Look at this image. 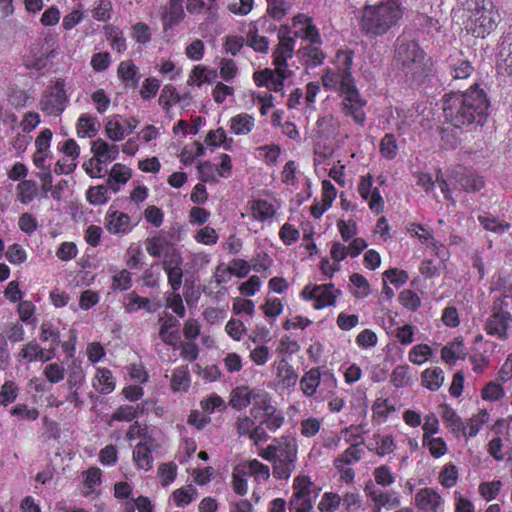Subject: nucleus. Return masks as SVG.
Here are the masks:
<instances>
[{"mask_svg": "<svg viewBox=\"0 0 512 512\" xmlns=\"http://www.w3.org/2000/svg\"><path fill=\"white\" fill-rule=\"evenodd\" d=\"M488 107L485 92L476 84L471 85L470 90L465 92L456 87L450 89V136L462 134V127H470L473 123L482 126Z\"/></svg>", "mask_w": 512, "mask_h": 512, "instance_id": "f257e3e1", "label": "nucleus"}, {"mask_svg": "<svg viewBox=\"0 0 512 512\" xmlns=\"http://www.w3.org/2000/svg\"><path fill=\"white\" fill-rule=\"evenodd\" d=\"M323 87L328 91L337 92L340 102V112L350 118L358 127H364L366 124V112L364 110L367 100L364 99L357 86L354 77L349 74L339 76V74L329 73L321 76Z\"/></svg>", "mask_w": 512, "mask_h": 512, "instance_id": "f03ea898", "label": "nucleus"}, {"mask_svg": "<svg viewBox=\"0 0 512 512\" xmlns=\"http://www.w3.org/2000/svg\"><path fill=\"white\" fill-rule=\"evenodd\" d=\"M404 10L401 0H379L375 4H366L359 21L360 29L367 37H381L399 24Z\"/></svg>", "mask_w": 512, "mask_h": 512, "instance_id": "7ed1b4c3", "label": "nucleus"}, {"mask_svg": "<svg viewBox=\"0 0 512 512\" xmlns=\"http://www.w3.org/2000/svg\"><path fill=\"white\" fill-rule=\"evenodd\" d=\"M394 60L399 66L405 81L413 86L419 85L432 72V60L419 43L405 36L397 39Z\"/></svg>", "mask_w": 512, "mask_h": 512, "instance_id": "20e7f679", "label": "nucleus"}, {"mask_svg": "<svg viewBox=\"0 0 512 512\" xmlns=\"http://www.w3.org/2000/svg\"><path fill=\"white\" fill-rule=\"evenodd\" d=\"M511 306L510 294H502L493 301L491 312L483 326L487 335L501 341L508 339V329L512 324Z\"/></svg>", "mask_w": 512, "mask_h": 512, "instance_id": "39448f33", "label": "nucleus"}, {"mask_svg": "<svg viewBox=\"0 0 512 512\" xmlns=\"http://www.w3.org/2000/svg\"><path fill=\"white\" fill-rule=\"evenodd\" d=\"M469 12L471 14L465 21V29L475 37L485 38L500 22V14L491 2L482 6L477 2Z\"/></svg>", "mask_w": 512, "mask_h": 512, "instance_id": "423d86ee", "label": "nucleus"}, {"mask_svg": "<svg viewBox=\"0 0 512 512\" xmlns=\"http://www.w3.org/2000/svg\"><path fill=\"white\" fill-rule=\"evenodd\" d=\"M278 443L275 465H273V476L279 480L288 479L296 469L297 441L291 436H281L274 439Z\"/></svg>", "mask_w": 512, "mask_h": 512, "instance_id": "0eeeda50", "label": "nucleus"}, {"mask_svg": "<svg viewBox=\"0 0 512 512\" xmlns=\"http://www.w3.org/2000/svg\"><path fill=\"white\" fill-rule=\"evenodd\" d=\"M91 151L94 154V158L85 161L82 167L91 178H101L106 172L103 165L114 161L118 157V146L109 145L106 141L99 138L92 142Z\"/></svg>", "mask_w": 512, "mask_h": 512, "instance_id": "6e6552de", "label": "nucleus"}, {"mask_svg": "<svg viewBox=\"0 0 512 512\" xmlns=\"http://www.w3.org/2000/svg\"><path fill=\"white\" fill-rule=\"evenodd\" d=\"M69 103V97L65 90V80L59 78L51 86H48L39 102L40 109L49 116H60Z\"/></svg>", "mask_w": 512, "mask_h": 512, "instance_id": "1a4fd4ad", "label": "nucleus"}, {"mask_svg": "<svg viewBox=\"0 0 512 512\" xmlns=\"http://www.w3.org/2000/svg\"><path fill=\"white\" fill-rule=\"evenodd\" d=\"M298 33L292 35L288 25H281L277 30L278 43L272 51V64L284 70H290L288 60L295 53V45Z\"/></svg>", "mask_w": 512, "mask_h": 512, "instance_id": "9d476101", "label": "nucleus"}, {"mask_svg": "<svg viewBox=\"0 0 512 512\" xmlns=\"http://www.w3.org/2000/svg\"><path fill=\"white\" fill-rule=\"evenodd\" d=\"M340 294L341 291L336 289L332 283L314 286L306 285L300 293L304 300H314L313 308L316 310L335 305L336 299Z\"/></svg>", "mask_w": 512, "mask_h": 512, "instance_id": "9b49d317", "label": "nucleus"}, {"mask_svg": "<svg viewBox=\"0 0 512 512\" xmlns=\"http://www.w3.org/2000/svg\"><path fill=\"white\" fill-rule=\"evenodd\" d=\"M292 74L291 70H284L280 67L265 68L254 72L253 80L258 87H266L270 91L278 93L284 89L285 81Z\"/></svg>", "mask_w": 512, "mask_h": 512, "instance_id": "f8f14e48", "label": "nucleus"}, {"mask_svg": "<svg viewBox=\"0 0 512 512\" xmlns=\"http://www.w3.org/2000/svg\"><path fill=\"white\" fill-rule=\"evenodd\" d=\"M268 25V30H276V25L267 19H259L251 23L246 33V44L255 52L266 54L269 50V41L266 36L260 34V28L264 29Z\"/></svg>", "mask_w": 512, "mask_h": 512, "instance_id": "ddd939ff", "label": "nucleus"}, {"mask_svg": "<svg viewBox=\"0 0 512 512\" xmlns=\"http://www.w3.org/2000/svg\"><path fill=\"white\" fill-rule=\"evenodd\" d=\"M251 415L257 419L263 413L261 424H265L266 428L272 432L278 430L284 423V416L281 412H277L267 398H261L255 402L251 408Z\"/></svg>", "mask_w": 512, "mask_h": 512, "instance_id": "4468645a", "label": "nucleus"}, {"mask_svg": "<svg viewBox=\"0 0 512 512\" xmlns=\"http://www.w3.org/2000/svg\"><path fill=\"white\" fill-rule=\"evenodd\" d=\"M104 226L110 234L117 236L127 235L134 228L131 217L124 212L114 209L113 206H110L106 212Z\"/></svg>", "mask_w": 512, "mask_h": 512, "instance_id": "2eb2a0df", "label": "nucleus"}, {"mask_svg": "<svg viewBox=\"0 0 512 512\" xmlns=\"http://www.w3.org/2000/svg\"><path fill=\"white\" fill-rule=\"evenodd\" d=\"M415 506L423 512L443 511L441 495L433 488L425 487L417 491L414 497Z\"/></svg>", "mask_w": 512, "mask_h": 512, "instance_id": "dca6fc26", "label": "nucleus"}, {"mask_svg": "<svg viewBox=\"0 0 512 512\" xmlns=\"http://www.w3.org/2000/svg\"><path fill=\"white\" fill-rule=\"evenodd\" d=\"M364 492L366 496L370 498L374 503L378 511L381 508L390 510L400 505V496L398 492L394 490L378 491L372 484H366Z\"/></svg>", "mask_w": 512, "mask_h": 512, "instance_id": "f3484780", "label": "nucleus"}, {"mask_svg": "<svg viewBox=\"0 0 512 512\" xmlns=\"http://www.w3.org/2000/svg\"><path fill=\"white\" fill-rule=\"evenodd\" d=\"M314 483L308 475H298L294 478L292 484V496L290 499V507L300 506L302 503H313L311 498Z\"/></svg>", "mask_w": 512, "mask_h": 512, "instance_id": "a211bd4d", "label": "nucleus"}, {"mask_svg": "<svg viewBox=\"0 0 512 512\" xmlns=\"http://www.w3.org/2000/svg\"><path fill=\"white\" fill-rule=\"evenodd\" d=\"M184 0H169L161 13L163 31L167 32L179 25L185 18Z\"/></svg>", "mask_w": 512, "mask_h": 512, "instance_id": "6ab92c4d", "label": "nucleus"}, {"mask_svg": "<svg viewBox=\"0 0 512 512\" xmlns=\"http://www.w3.org/2000/svg\"><path fill=\"white\" fill-rule=\"evenodd\" d=\"M296 54L302 61V64L310 69L321 66L326 59V54L321 49V45L317 43H308L307 45L301 46Z\"/></svg>", "mask_w": 512, "mask_h": 512, "instance_id": "aec40b11", "label": "nucleus"}, {"mask_svg": "<svg viewBox=\"0 0 512 512\" xmlns=\"http://www.w3.org/2000/svg\"><path fill=\"white\" fill-rule=\"evenodd\" d=\"M261 398H267L258 390L250 389L248 386H239L232 391L230 404L236 410L248 407L252 402H258Z\"/></svg>", "mask_w": 512, "mask_h": 512, "instance_id": "412c9836", "label": "nucleus"}, {"mask_svg": "<svg viewBox=\"0 0 512 512\" xmlns=\"http://www.w3.org/2000/svg\"><path fill=\"white\" fill-rule=\"evenodd\" d=\"M18 361L26 360L27 362H47L54 357V349L46 351L35 340L23 345L18 353Z\"/></svg>", "mask_w": 512, "mask_h": 512, "instance_id": "4be33fe9", "label": "nucleus"}, {"mask_svg": "<svg viewBox=\"0 0 512 512\" xmlns=\"http://www.w3.org/2000/svg\"><path fill=\"white\" fill-rule=\"evenodd\" d=\"M149 440L150 442L153 441L151 438ZM132 460L137 469L150 471L154 464L151 443L140 441L132 451Z\"/></svg>", "mask_w": 512, "mask_h": 512, "instance_id": "5701e85b", "label": "nucleus"}, {"mask_svg": "<svg viewBox=\"0 0 512 512\" xmlns=\"http://www.w3.org/2000/svg\"><path fill=\"white\" fill-rule=\"evenodd\" d=\"M145 404L147 401H144L136 406L133 405H120L115 412L111 415L110 420L108 422L109 425H112L113 421L119 422H132L137 419L139 416L144 414Z\"/></svg>", "mask_w": 512, "mask_h": 512, "instance_id": "b1692460", "label": "nucleus"}, {"mask_svg": "<svg viewBox=\"0 0 512 512\" xmlns=\"http://www.w3.org/2000/svg\"><path fill=\"white\" fill-rule=\"evenodd\" d=\"M93 388L100 394H110L116 386L115 378L108 368H97L92 380Z\"/></svg>", "mask_w": 512, "mask_h": 512, "instance_id": "393cba45", "label": "nucleus"}, {"mask_svg": "<svg viewBox=\"0 0 512 512\" xmlns=\"http://www.w3.org/2000/svg\"><path fill=\"white\" fill-rule=\"evenodd\" d=\"M191 385L188 365H181L172 371L170 388L173 392H187Z\"/></svg>", "mask_w": 512, "mask_h": 512, "instance_id": "a878e982", "label": "nucleus"}, {"mask_svg": "<svg viewBox=\"0 0 512 512\" xmlns=\"http://www.w3.org/2000/svg\"><path fill=\"white\" fill-rule=\"evenodd\" d=\"M100 126L97 117L81 114L76 123L77 135L80 138H92L98 133Z\"/></svg>", "mask_w": 512, "mask_h": 512, "instance_id": "bb28decb", "label": "nucleus"}, {"mask_svg": "<svg viewBox=\"0 0 512 512\" xmlns=\"http://www.w3.org/2000/svg\"><path fill=\"white\" fill-rule=\"evenodd\" d=\"M364 454L362 443L351 444L333 461L334 467H342V465H354L358 463Z\"/></svg>", "mask_w": 512, "mask_h": 512, "instance_id": "cd10ccee", "label": "nucleus"}, {"mask_svg": "<svg viewBox=\"0 0 512 512\" xmlns=\"http://www.w3.org/2000/svg\"><path fill=\"white\" fill-rule=\"evenodd\" d=\"M146 251L148 254L155 258H160L168 248L173 247L175 244L171 243L167 236L160 232L150 238L146 239Z\"/></svg>", "mask_w": 512, "mask_h": 512, "instance_id": "c85d7f7f", "label": "nucleus"}, {"mask_svg": "<svg viewBox=\"0 0 512 512\" xmlns=\"http://www.w3.org/2000/svg\"><path fill=\"white\" fill-rule=\"evenodd\" d=\"M229 122L230 130L235 135H247L255 127V118L245 112L233 116Z\"/></svg>", "mask_w": 512, "mask_h": 512, "instance_id": "c756f323", "label": "nucleus"}, {"mask_svg": "<svg viewBox=\"0 0 512 512\" xmlns=\"http://www.w3.org/2000/svg\"><path fill=\"white\" fill-rule=\"evenodd\" d=\"M131 170L121 163L112 166L111 172L107 179L108 187L114 192L120 190V186L125 184L131 178Z\"/></svg>", "mask_w": 512, "mask_h": 512, "instance_id": "7c9ffc66", "label": "nucleus"}, {"mask_svg": "<svg viewBox=\"0 0 512 512\" xmlns=\"http://www.w3.org/2000/svg\"><path fill=\"white\" fill-rule=\"evenodd\" d=\"M445 379L444 371L437 366L425 369L421 374V384L430 391L438 390Z\"/></svg>", "mask_w": 512, "mask_h": 512, "instance_id": "2f4dec72", "label": "nucleus"}, {"mask_svg": "<svg viewBox=\"0 0 512 512\" xmlns=\"http://www.w3.org/2000/svg\"><path fill=\"white\" fill-rule=\"evenodd\" d=\"M104 33L112 50L119 54H122L127 50L126 38L124 37L123 31L119 27L111 24L105 25Z\"/></svg>", "mask_w": 512, "mask_h": 512, "instance_id": "473e14b6", "label": "nucleus"}, {"mask_svg": "<svg viewBox=\"0 0 512 512\" xmlns=\"http://www.w3.org/2000/svg\"><path fill=\"white\" fill-rule=\"evenodd\" d=\"M117 75L126 86L135 88L139 83L138 68L131 60H125L119 63Z\"/></svg>", "mask_w": 512, "mask_h": 512, "instance_id": "72a5a7b5", "label": "nucleus"}, {"mask_svg": "<svg viewBox=\"0 0 512 512\" xmlns=\"http://www.w3.org/2000/svg\"><path fill=\"white\" fill-rule=\"evenodd\" d=\"M321 382L319 367H313L307 371L300 380V388L304 395L312 397L315 395Z\"/></svg>", "mask_w": 512, "mask_h": 512, "instance_id": "f704fd0d", "label": "nucleus"}, {"mask_svg": "<svg viewBox=\"0 0 512 512\" xmlns=\"http://www.w3.org/2000/svg\"><path fill=\"white\" fill-rule=\"evenodd\" d=\"M414 375L409 365H397L390 376V382L395 388H405L412 385Z\"/></svg>", "mask_w": 512, "mask_h": 512, "instance_id": "c9c22d12", "label": "nucleus"}, {"mask_svg": "<svg viewBox=\"0 0 512 512\" xmlns=\"http://www.w3.org/2000/svg\"><path fill=\"white\" fill-rule=\"evenodd\" d=\"M250 210L253 219L265 222L275 215L274 206L267 200L255 199L250 202Z\"/></svg>", "mask_w": 512, "mask_h": 512, "instance_id": "e433bc0d", "label": "nucleus"}, {"mask_svg": "<svg viewBox=\"0 0 512 512\" xmlns=\"http://www.w3.org/2000/svg\"><path fill=\"white\" fill-rule=\"evenodd\" d=\"M102 483V471L98 467H90L88 470L84 472V480L83 485L85 491L83 492L84 497H90L95 494L99 495V491L95 490L96 486H99Z\"/></svg>", "mask_w": 512, "mask_h": 512, "instance_id": "4c0bfd02", "label": "nucleus"}, {"mask_svg": "<svg viewBox=\"0 0 512 512\" xmlns=\"http://www.w3.org/2000/svg\"><path fill=\"white\" fill-rule=\"evenodd\" d=\"M241 472L244 475H252L259 483L266 482L270 477V469L267 465L253 459L242 466Z\"/></svg>", "mask_w": 512, "mask_h": 512, "instance_id": "58836bf2", "label": "nucleus"}, {"mask_svg": "<svg viewBox=\"0 0 512 512\" xmlns=\"http://www.w3.org/2000/svg\"><path fill=\"white\" fill-rule=\"evenodd\" d=\"M337 61L340 63V67L337 69L326 68L322 75H327L329 73L339 74V76H343L345 74H349L353 77L351 72V66L353 64L354 53L351 50H339L336 54Z\"/></svg>", "mask_w": 512, "mask_h": 512, "instance_id": "ea45409f", "label": "nucleus"}, {"mask_svg": "<svg viewBox=\"0 0 512 512\" xmlns=\"http://www.w3.org/2000/svg\"><path fill=\"white\" fill-rule=\"evenodd\" d=\"M277 378L284 387H292L296 384L298 374L293 366L285 359L278 362L277 365Z\"/></svg>", "mask_w": 512, "mask_h": 512, "instance_id": "a19ab883", "label": "nucleus"}, {"mask_svg": "<svg viewBox=\"0 0 512 512\" xmlns=\"http://www.w3.org/2000/svg\"><path fill=\"white\" fill-rule=\"evenodd\" d=\"M372 418L379 422H385L396 411V407L388 398H377L372 407Z\"/></svg>", "mask_w": 512, "mask_h": 512, "instance_id": "79ce46f5", "label": "nucleus"}, {"mask_svg": "<svg viewBox=\"0 0 512 512\" xmlns=\"http://www.w3.org/2000/svg\"><path fill=\"white\" fill-rule=\"evenodd\" d=\"M17 200L24 204H30L38 194V187L34 180H22L16 187Z\"/></svg>", "mask_w": 512, "mask_h": 512, "instance_id": "37998d69", "label": "nucleus"}, {"mask_svg": "<svg viewBox=\"0 0 512 512\" xmlns=\"http://www.w3.org/2000/svg\"><path fill=\"white\" fill-rule=\"evenodd\" d=\"M217 77L215 70L208 69L206 66H195L189 75V84L202 86L204 83H212Z\"/></svg>", "mask_w": 512, "mask_h": 512, "instance_id": "c03bdc74", "label": "nucleus"}, {"mask_svg": "<svg viewBox=\"0 0 512 512\" xmlns=\"http://www.w3.org/2000/svg\"><path fill=\"white\" fill-rule=\"evenodd\" d=\"M198 496L197 489L193 485L178 488L172 493V499L177 507H186Z\"/></svg>", "mask_w": 512, "mask_h": 512, "instance_id": "a18cd8bd", "label": "nucleus"}, {"mask_svg": "<svg viewBox=\"0 0 512 512\" xmlns=\"http://www.w3.org/2000/svg\"><path fill=\"white\" fill-rule=\"evenodd\" d=\"M373 440L375 442L374 452L380 457L389 455L396 449L394 437L390 434L382 435L380 433H376L373 435Z\"/></svg>", "mask_w": 512, "mask_h": 512, "instance_id": "49530a36", "label": "nucleus"}, {"mask_svg": "<svg viewBox=\"0 0 512 512\" xmlns=\"http://www.w3.org/2000/svg\"><path fill=\"white\" fill-rule=\"evenodd\" d=\"M497 345L491 341L484 342V352L483 353H475L471 356V362L473 365V371L476 373L483 372L490 364V356L486 354L488 349L493 351Z\"/></svg>", "mask_w": 512, "mask_h": 512, "instance_id": "de8ad7c7", "label": "nucleus"}, {"mask_svg": "<svg viewBox=\"0 0 512 512\" xmlns=\"http://www.w3.org/2000/svg\"><path fill=\"white\" fill-rule=\"evenodd\" d=\"M433 356V349L428 344H417L413 346L409 353L408 359L416 365H422Z\"/></svg>", "mask_w": 512, "mask_h": 512, "instance_id": "09e8293b", "label": "nucleus"}, {"mask_svg": "<svg viewBox=\"0 0 512 512\" xmlns=\"http://www.w3.org/2000/svg\"><path fill=\"white\" fill-rule=\"evenodd\" d=\"M380 154L387 160H393L398 155V144L394 134L387 133L380 141Z\"/></svg>", "mask_w": 512, "mask_h": 512, "instance_id": "8fccbe9b", "label": "nucleus"}, {"mask_svg": "<svg viewBox=\"0 0 512 512\" xmlns=\"http://www.w3.org/2000/svg\"><path fill=\"white\" fill-rule=\"evenodd\" d=\"M407 230L412 236L417 237L422 244L437 248L431 231L423 225L418 223H410L407 227Z\"/></svg>", "mask_w": 512, "mask_h": 512, "instance_id": "3c124183", "label": "nucleus"}, {"mask_svg": "<svg viewBox=\"0 0 512 512\" xmlns=\"http://www.w3.org/2000/svg\"><path fill=\"white\" fill-rule=\"evenodd\" d=\"M124 308L127 313H133L140 309H150V300L140 297L135 291L125 296Z\"/></svg>", "mask_w": 512, "mask_h": 512, "instance_id": "603ef678", "label": "nucleus"}, {"mask_svg": "<svg viewBox=\"0 0 512 512\" xmlns=\"http://www.w3.org/2000/svg\"><path fill=\"white\" fill-rule=\"evenodd\" d=\"M180 100L177 89L173 85L167 84L163 87L158 101L162 108L168 111L172 106L179 103Z\"/></svg>", "mask_w": 512, "mask_h": 512, "instance_id": "864d4df0", "label": "nucleus"}, {"mask_svg": "<svg viewBox=\"0 0 512 512\" xmlns=\"http://www.w3.org/2000/svg\"><path fill=\"white\" fill-rule=\"evenodd\" d=\"M342 503V497L335 492H324L318 503V510L320 512H335L339 509Z\"/></svg>", "mask_w": 512, "mask_h": 512, "instance_id": "5fc2aeb1", "label": "nucleus"}, {"mask_svg": "<svg viewBox=\"0 0 512 512\" xmlns=\"http://www.w3.org/2000/svg\"><path fill=\"white\" fill-rule=\"evenodd\" d=\"M87 201L95 206L108 202V188L104 185L91 186L86 191Z\"/></svg>", "mask_w": 512, "mask_h": 512, "instance_id": "6e6d98bb", "label": "nucleus"}, {"mask_svg": "<svg viewBox=\"0 0 512 512\" xmlns=\"http://www.w3.org/2000/svg\"><path fill=\"white\" fill-rule=\"evenodd\" d=\"M458 182L463 187V189L468 192L480 191L484 186L483 178L474 174L472 171H467L465 174H463L458 179Z\"/></svg>", "mask_w": 512, "mask_h": 512, "instance_id": "4d7b16f0", "label": "nucleus"}, {"mask_svg": "<svg viewBox=\"0 0 512 512\" xmlns=\"http://www.w3.org/2000/svg\"><path fill=\"white\" fill-rule=\"evenodd\" d=\"M177 465L174 462L162 463L158 467V477L163 487L170 485L177 477Z\"/></svg>", "mask_w": 512, "mask_h": 512, "instance_id": "13d9d810", "label": "nucleus"}, {"mask_svg": "<svg viewBox=\"0 0 512 512\" xmlns=\"http://www.w3.org/2000/svg\"><path fill=\"white\" fill-rule=\"evenodd\" d=\"M132 287V274L122 269L112 276L111 289L113 291H127Z\"/></svg>", "mask_w": 512, "mask_h": 512, "instance_id": "bf43d9fd", "label": "nucleus"}, {"mask_svg": "<svg viewBox=\"0 0 512 512\" xmlns=\"http://www.w3.org/2000/svg\"><path fill=\"white\" fill-rule=\"evenodd\" d=\"M479 222L484 227V229L488 231L495 232L497 234H503L510 228V224L506 222H501L495 217L489 215H480L478 217Z\"/></svg>", "mask_w": 512, "mask_h": 512, "instance_id": "052dcab7", "label": "nucleus"}, {"mask_svg": "<svg viewBox=\"0 0 512 512\" xmlns=\"http://www.w3.org/2000/svg\"><path fill=\"white\" fill-rule=\"evenodd\" d=\"M489 414L486 410H481L478 414L471 417L467 423L466 436L474 437L479 432L480 428L488 421Z\"/></svg>", "mask_w": 512, "mask_h": 512, "instance_id": "680f3d73", "label": "nucleus"}, {"mask_svg": "<svg viewBox=\"0 0 512 512\" xmlns=\"http://www.w3.org/2000/svg\"><path fill=\"white\" fill-rule=\"evenodd\" d=\"M18 396V387L14 381H5L0 390V404L8 406L13 403Z\"/></svg>", "mask_w": 512, "mask_h": 512, "instance_id": "e2e57ef3", "label": "nucleus"}, {"mask_svg": "<svg viewBox=\"0 0 512 512\" xmlns=\"http://www.w3.org/2000/svg\"><path fill=\"white\" fill-rule=\"evenodd\" d=\"M373 477L376 484L382 487H388L395 482V476L387 465H380L373 471Z\"/></svg>", "mask_w": 512, "mask_h": 512, "instance_id": "0e129e2a", "label": "nucleus"}, {"mask_svg": "<svg viewBox=\"0 0 512 512\" xmlns=\"http://www.w3.org/2000/svg\"><path fill=\"white\" fill-rule=\"evenodd\" d=\"M112 10L111 0H99L92 10V17L97 21L107 22L111 18Z\"/></svg>", "mask_w": 512, "mask_h": 512, "instance_id": "69168bd1", "label": "nucleus"}, {"mask_svg": "<svg viewBox=\"0 0 512 512\" xmlns=\"http://www.w3.org/2000/svg\"><path fill=\"white\" fill-rule=\"evenodd\" d=\"M267 13L276 20H281L289 10V3L287 0H266Z\"/></svg>", "mask_w": 512, "mask_h": 512, "instance_id": "338daca9", "label": "nucleus"}, {"mask_svg": "<svg viewBox=\"0 0 512 512\" xmlns=\"http://www.w3.org/2000/svg\"><path fill=\"white\" fill-rule=\"evenodd\" d=\"M131 37L140 44H147L151 41V28L144 22H137L131 27Z\"/></svg>", "mask_w": 512, "mask_h": 512, "instance_id": "774afa93", "label": "nucleus"}]
</instances>
